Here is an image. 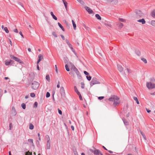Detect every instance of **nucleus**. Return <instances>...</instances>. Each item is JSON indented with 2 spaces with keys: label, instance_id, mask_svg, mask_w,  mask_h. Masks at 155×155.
<instances>
[{
  "label": "nucleus",
  "instance_id": "nucleus-1",
  "mask_svg": "<svg viewBox=\"0 0 155 155\" xmlns=\"http://www.w3.org/2000/svg\"><path fill=\"white\" fill-rule=\"evenodd\" d=\"M68 64L70 67L71 68V72L69 73V74L72 76L73 78L77 77L78 79H81V77L80 73L79 72L77 69L74 65L71 62H69Z\"/></svg>",
  "mask_w": 155,
  "mask_h": 155
},
{
  "label": "nucleus",
  "instance_id": "nucleus-2",
  "mask_svg": "<svg viewBox=\"0 0 155 155\" xmlns=\"http://www.w3.org/2000/svg\"><path fill=\"white\" fill-rule=\"evenodd\" d=\"M119 99V98L117 96L113 95L109 98L108 100L110 101H114V105L116 106L119 104L120 103Z\"/></svg>",
  "mask_w": 155,
  "mask_h": 155
},
{
  "label": "nucleus",
  "instance_id": "nucleus-3",
  "mask_svg": "<svg viewBox=\"0 0 155 155\" xmlns=\"http://www.w3.org/2000/svg\"><path fill=\"white\" fill-rule=\"evenodd\" d=\"M100 83L98 79L96 78H93L90 83V85L91 87H92L95 84H100Z\"/></svg>",
  "mask_w": 155,
  "mask_h": 155
},
{
  "label": "nucleus",
  "instance_id": "nucleus-4",
  "mask_svg": "<svg viewBox=\"0 0 155 155\" xmlns=\"http://www.w3.org/2000/svg\"><path fill=\"white\" fill-rule=\"evenodd\" d=\"M146 86L149 89L155 88V84L151 82H147Z\"/></svg>",
  "mask_w": 155,
  "mask_h": 155
},
{
  "label": "nucleus",
  "instance_id": "nucleus-5",
  "mask_svg": "<svg viewBox=\"0 0 155 155\" xmlns=\"http://www.w3.org/2000/svg\"><path fill=\"white\" fill-rule=\"evenodd\" d=\"M40 84L37 81H33L31 84V87L34 90L37 89L39 86Z\"/></svg>",
  "mask_w": 155,
  "mask_h": 155
},
{
  "label": "nucleus",
  "instance_id": "nucleus-6",
  "mask_svg": "<svg viewBox=\"0 0 155 155\" xmlns=\"http://www.w3.org/2000/svg\"><path fill=\"white\" fill-rule=\"evenodd\" d=\"M91 151L94 153V155H103V154L101 153L100 150H96L94 151Z\"/></svg>",
  "mask_w": 155,
  "mask_h": 155
},
{
  "label": "nucleus",
  "instance_id": "nucleus-7",
  "mask_svg": "<svg viewBox=\"0 0 155 155\" xmlns=\"http://www.w3.org/2000/svg\"><path fill=\"white\" fill-rule=\"evenodd\" d=\"M50 148V140L48 137V141L47 144V149H49Z\"/></svg>",
  "mask_w": 155,
  "mask_h": 155
},
{
  "label": "nucleus",
  "instance_id": "nucleus-8",
  "mask_svg": "<svg viewBox=\"0 0 155 155\" xmlns=\"http://www.w3.org/2000/svg\"><path fill=\"white\" fill-rule=\"evenodd\" d=\"M66 43H67L69 47H70V48L72 50V51L74 52V50L73 49L72 45L69 42L68 40L67 39H66L65 41Z\"/></svg>",
  "mask_w": 155,
  "mask_h": 155
},
{
  "label": "nucleus",
  "instance_id": "nucleus-9",
  "mask_svg": "<svg viewBox=\"0 0 155 155\" xmlns=\"http://www.w3.org/2000/svg\"><path fill=\"white\" fill-rule=\"evenodd\" d=\"M12 62V60H6L5 61V64L7 66L10 65Z\"/></svg>",
  "mask_w": 155,
  "mask_h": 155
},
{
  "label": "nucleus",
  "instance_id": "nucleus-10",
  "mask_svg": "<svg viewBox=\"0 0 155 155\" xmlns=\"http://www.w3.org/2000/svg\"><path fill=\"white\" fill-rule=\"evenodd\" d=\"M117 68L118 70L120 72H122L123 71V68L121 65L118 64L117 65Z\"/></svg>",
  "mask_w": 155,
  "mask_h": 155
},
{
  "label": "nucleus",
  "instance_id": "nucleus-11",
  "mask_svg": "<svg viewBox=\"0 0 155 155\" xmlns=\"http://www.w3.org/2000/svg\"><path fill=\"white\" fill-rule=\"evenodd\" d=\"M85 8L89 13L91 14L93 13V12L92 10L90 8L88 7H85Z\"/></svg>",
  "mask_w": 155,
  "mask_h": 155
},
{
  "label": "nucleus",
  "instance_id": "nucleus-12",
  "mask_svg": "<svg viewBox=\"0 0 155 155\" xmlns=\"http://www.w3.org/2000/svg\"><path fill=\"white\" fill-rule=\"evenodd\" d=\"M38 57L39 59L37 62V64H38L39 62L41 61V59H43V56L42 55L40 54L38 55Z\"/></svg>",
  "mask_w": 155,
  "mask_h": 155
},
{
  "label": "nucleus",
  "instance_id": "nucleus-13",
  "mask_svg": "<svg viewBox=\"0 0 155 155\" xmlns=\"http://www.w3.org/2000/svg\"><path fill=\"white\" fill-rule=\"evenodd\" d=\"M12 113L14 116L16 114V111L15 107H12Z\"/></svg>",
  "mask_w": 155,
  "mask_h": 155
},
{
  "label": "nucleus",
  "instance_id": "nucleus-14",
  "mask_svg": "<svg viewBox=\"0 0 155 155\" xmlns=\"http://www.w3.org/2000/svg\"><path fill=\"white\" fill-rule=\"evenodd\" d=\"M14 59L15 61L20 63L21 64H23V62L21 61L20 59L16 57H15L14 58Z\"/></svg>",
  "mask_w": 155,
  "mask_h": 155
},
{
  "label": "nucleus",
  "instance_id": "nucleus-15",
  "mask_svg": "<svg viewBox=\"0 0 155 155\" xmlns=\"http://www.w3.org/2000/svg\"><path fill=\"white\" fill-rule=\"evenodd\" d=\"M60 91L61 94L64 95L65 94L64 90L63 87H61L60 88Z\"/></svg>",
  "mask_w": 155,
  "mask_h": 155
},
{
  "label": "nucleus",
  "instance_id": "nucleus-16",
  "mask_svg": "<svg viewBox=\"0 0 155 155\" xmlns=\"http://www.w3.org/2000/svg\"><path fill=\"white\" fill-rule=\"evenodd\" d=\"M116 25H118V28L119 29H121V28H122L124 26L123 24L122 23H117Z\"/></svg>",
  "mask_w": 155,
  "mask_h": 155
},
{
  "label": "nucleus",
  "instance_id": "nucleus-17",
  "mask_svg": "<svg viewBox=\"0 0 155 155\" xmlns=\"http://www.w3.org/2000/svg\"><path fill=\"white\" fill-rule=\"evenodd\" d=\"M138 22H141L143 24H144L146 23V21L144 19H140L138 20L137 21Z\"/></svg>",
  "mask_w": 155,
  "mask_h": 155
},
{
  "label": "nucleus",
  "instance_id": "nucleus-18",
  "mask_svg": "<svg viewBox=\"0 0 155 155\" xmlns=\"http://www.w3.org/2000/svg\"><path fill=\"white\" fill-rule=\"evenodd\" d=\"M63 2L64 3V5L65 6V8L66 10H67V5L68 3L66 2L65 0H62Z\"/></svg>",
  "mask_w": 155,
  "mask_h": 155
},
{
  "label": "nucleus",
  "instance_id": "nucleus-19",
  "mask_svg": "<svg viewBox=\"0 0 155 155\" xmlns=\"http://www.w3.org/2000/svg\"><path fill=\"white\" fill-rule=\"evenodd\" d=\"M72 23L74 29V30H76V24L73 20H72Z\"/></svg>",
  "mask_w": 155,
  "mask_h": 155
},
{
  "label": "nucleus",
  "instance_id": "nucleus-20",
  "mask_svg": "<svg viewBox=\"0 0 155 155\" xmlns=\"http://www.w3.org/2000/svg\"><path fill=\"white\" fill-rule=\"evenodd\" d=\"M151 15L153 18H155V10H153L151 12Z\"/></svg>",
  "mask_w": 155,
  "mask_h": 155
},
{
  "label": "nucleus",
  "instance_id": "nucleus-21",
  "mask_svg": "<svg viewBox=\"0 0 155 155\" xmlns=\"http://www.w3.org/2000/svg\"><path fill=\"white\" fill-rule=\"evenodd\" d=\"M131 72V70L127 68L125 70V73L126 74H129Z\"/></svg>",
  "mask_w": 155,
  "mask_h": 155
},
{
  "label": "nucleus",
  "instance_id": "nucleus-22",
  "mask_svg": "<svg viewBox=\"0 0 155 155\" xmlns=\"http://www.w3.org/2000/svg\"><path fill=\"white\" fill-rule=\"evenodd\" d=\"M51 15L52 16L53 18H54L56 20H57V17L54 15L53 14V13L52 12H51Z\"/></svg>",
  "mask_w": 155,
  "mask_h": 155
},
{
  "label": "nucleus",
  "instance_id": "nucleus-23",
  "mask_svg": "<svg viewBox=\"0 0 155 155\" xmlns=\"http://www.w3.org/2000/svg\"><path fill=\"white\" fill-rule=\"evenodd\" d=\"M58 24L59 27L61 29L62 31H64V29L63 27L61 25L59 22H58Z\"/></svg>",
  "mask_w": 155,
  "mask_h": 155
},
{
  "label": "nucleus",
  "instance_id": "nucleus-24",
  "mask_svg": "<svg viewBox=\"0 0 155 155\" xmlns=\"http://www.w3.org/2000/svg\"><path fill=\"white\" fill-rule=\"evenodd\" d=\"M74 88L75 91L76 93L78 94L80 93V92L78 90L76 87V86H74Z\"/></svg>",
  "mask_w": 155,
  "mask_h": 155
},
{
  "label": "nucleus",
  "instance_id": "nucleus-25",
  "mask_svg": "<svg viewBox=\"0 0 155 155\" xmlns=\"http://www.w3.org/2000/svg\"><path fill=\"white\" fill-rule=\"evenodd\" d=\"M150 24L151 25L155 27V21L152 20L150 22Z\"/></svg>",
  "mask_w": 155,
  "mask_h": 155
},
{
  "label": "nucleus",
  "instance_id": "nucleus-26",
  "mask_svg": "<svg viewBox=\"0 0 155 155\" xmlns=\"http://www.w3.org/2000/svg\"><path fill=\"white\" fill-rule=\"evenodd\" d=\"M133 98L134 100L136 101L137 102V104H139V102L138 101V99H137V98L136 97H134Z\"/></svg>",
  "mask_w": 155,
  "mask_h": 155
},
{
  "label": "nucleus",
  "instance_id": "nucleus-27",
  "mask_svg": "<svg viewBox=\"0 0 155 155\" xmlns=\"http://www.w3.org/2000/svg\"><path fill=\"white\" fill-rule=\"evenodd\" d=\"M95 16L97 19L100 20H101V17L98 14H96L95 15Z\"/></svg>",
  "mask_w": 155,
  "mask_h": 155
},
{
  "label": "nucleus",
  "instance_id": "nucleus-28",
  "mask_svg": "<svg viewBox=\"0 0 155 155\" xmlns=\"http://www.w3.org/2000/svg\"><path fill=\"white\" fill-rule=\"evenodd\" d=\"M4 30L7 33H8L9 32V31L7 27L4 28Z\"/></svg>",
  "mask_w": 155,
  "mask_h": 155
},
{
  "label": "nucleus",
  "instance_id": "nucleus-29",
  "mask_svg": "<svg viewBox=\"0 0 155 155\" xmlns=\"http://www.w3.org/2000/svg\"><path fill=\"white\" fill-rule=\"evenodd\" d=\"M118 19L119 21H120L122 22H126V20L125 19H123V18H119Z\"/></svg>",
  "mask_w": 155,
  "mask_h": 155
},
{
  "label": "nucleus",
  "instance_id": "nucleus-30",
  "mask_svg": "<svg viewBox=\"0 0 155 155\" xmlns=\"http://www.w3.org/2000/svg\"><path fill=\"white\" fill-rule=\"evenodd\" d=\"M46 79L48 81H50V78L49 75H46Z\"/></svg>",
  "mask_w": 155,
  "mask_h": 155
},
{
  "label": "nucleus",
  "instance_id": "nucleus-31",
  "mask_svg": "<svg viewBox=\"0 0 155 155\" xmlns=\"http://www.w3.org/2000/svg\"><path fill=\"white\" fill-rule=\"evenodd\" d=\"M29 129L31 130H32L34 128V126L33 125L31 124H29Z\"/></svg>",
  "mask_w": 155,
  "mask_h": 155
},
{
  "label": "nucleus",
  "instance_id": "nucleus-32",
  "mask_svg": "<svg viewBox=\"0 0 155 155\" xmlns=\"http://www.w3.org/2000/svg\"><path fill=\"white\" fill-rule=\"evenodd\" d=\"M65 67L67 71H70V69L68 68V65L67 64L65 65Z\"/></svg>",
  "mask_w": 155,
  "mask_h": 155
},
{
  "label": "nucleus",
  "instance_id": "nucleus-33",
  "mask_svg": "<svg viewBox=\"0 0 155 155\" xmlns=\"http://www.w3.org/2000/svg\"><path fill=\"white\" fill-rule=\"evenodd\" d=\"M141 59L146 64L147 63V61L145 58H142Z\"/></svg>",
  "mask_w": 155,
  "mask_h": 155
},
{
  "label": "nucleus",
  "instance_id": "nucleus-34",
  "mask_svg": "<svg viewBox=\"0 0 155 155\" xmlns=\"http://www.w3.org/2000/svg\"><path fill=\"white\" fill-rule=\"evenodd\" d=\"M29 142H31L32 143V145L34 146V144L33 143V140L32 139H29L28 140Z\"/></svg>",
  "mask_w": 155,
  "mask_h": 155
},
{
  "label": "nucleus",
  "instance_id": "nucleus-35",
  "mask_svg": "<svg viewBox=\"0 0 155 155\" xmlns=\"http://www.w3.org/2000/svg\"><path fill=\"white\" fill-rule=\"evenodd\" d=\"M87 79L89 81H90L91 79V77L90 76H86Z\"/></svg>",
  "mask_w": 155,
  "mask_h": 155
},
{
  "label": "nucleus",
  "instance_id": "nucleus-36",
  "mask_svg": "<svg viewBox=\"0 0 155 155\" xmlns=\"http://www.w3.org/2000/svg\"><path fill=\"white\" fill-rule=\"evenodd\" d=\"M81 88H82V89H84V82H81Z\"/></svg>",
  "mask_w": 155,
  "mask_h": 155
},
{
  "label": "nucleus",
  "instance_id": "nucleus-37",
  "mask_svg": "<svg viewBox=\"0 0 155 155\" xmlns=\"http://www.w3.org/2000/svg\"><path fill=\"white\" fill-rule=\"evenodd\" d=\"M30 96L31 97H33L35 96V94L34 93H31Z\"/></svg>",
  "mask_w": 155,
  "mask_h": 155
},
{
  "label": "nucleus",
  "instance_id": "nucleus-38",
  "mask_svg": "<svg viewBox=\"0 0 155 155\" xmlns=\"http://www.w3.org/2000/svg\"><path fill=\"white\" fill-rule=\"evenodd\" d=\"M78 95L79 96V97L80 100H82V96H81V95L80 93L78 94Z\"/></svg>",
  "mask_w": 155,
  "mask_h": 155
},
{
  "label": "nucleus",
  "instance_id": "nucleus-39",
  "mask_svg": "<svg viewBox=\"0 0 155 155\" xmlns=\"http://www.w3.org/2000/svg\"><path fill=\"white\" fill-rule=\"evenodd\" d=\"M50 96V94L49 92H47L46 94V97L47 98L49 97Z\"/></svg>",
  "mask_w": 155,
  "mask_h": 155
},
{
  "label": "nucleus",
  "instance_id": "nucleus-40",
  "mask_svg": "<svg viewBox=\"0 0 155 155\" xmlns=\"http://www.w3.org/2000/svg\"><path fill=\"white\" fill-rule=\"evenodd\" d=\"M52 35L55 38L57 37V35L55 32H53L52 33Z\"/></svg>",
  "mask_w": 155,
  "mask_h": 155
},
{
  "label": "nucleus",
  "instance_id": "nucleus-41",
  "mask_svg": "<svg viewBox=\"0 0 155 155\" xmlns=\"http://www.w3.org/2000/svg\"><path fill=\"white\" fill-rule=\"evenodd\" d=\"M21 106H22V108L23 109H25V107H26V106H25V104H22L21 105Z\"/></svg>",
  "mask_w": 155,
  "mask_h": 155
},
{
  "label": "nucleus",
  "instance_id": "nucleus-42",
  "mask_svg": "<svg viewBox=\"0 0 155 155\" xmlns=\"http://www.w3.org/2000/svg\"><path fill=\"white\" fill-rule=\"evenodd\" d=\"M55 68L56 72L57 73H58V70L57 66L56 65H55Z\"/></svg>",
  "mask_w": 155,
  "mask_h": 155
},
{
  "label": "nucleus",
  "instance_id": "nucleus-43",
  "mask_svg": "<svg viewBox=\"0 0 155 155\" xmlns=\"http://www.w3.org/2000/svg\"><path fill=\"white\" fill-rule=\"evenodd\" d=\"M58 113L59 114L61 115L62 114V112L61 110H60L59 109H58Z\"/></svg>",
  "mask_w": 155,
  "mask_h": 155
},
{
  "label": "nucleus",
  "instance_id": "nucleus-44",
  "mask_svg": "<svg viewBox=\"0 0 155 155\" xmlns=\"http://www.w3.org/2000/svg\"><path fill=\"white\" fill-rule=\"evenodd\" d=\"M12 127V123H10L9 124V130H11Z\"/></svg>",
  "mask_w": 155,
  "mask_h": 155
},
{
  "label": "nucleus",
  "instance_id": "nucleus-45",
  "mask_svg": "<svg viewBox=\"0 0 155 155\" xmlns=\"http://www.w3.org/2000/svg\"><path fill=\"white\" fill-rule=\"evenodd\" d=\"M78 2L80 3L81 4H83L84 3L81 0H77Z\"/></svg>",
  "mask_w": 155,
  "mask_h": 155
},
{
  "label": "nucleus",
  "instance_id": "nucleus-46",
  "mask_svg": "<svg viewBox=\"0 0 155 155\" xmlns=\"http://www.w3.org/2000/svg\"><path fill=\"white\" fill-rule=\"evenodd\" d=\"M84 72V74L86 75H88L89 74L86 71H85Z\"/></svg>",
  "mask_w": 155,
  "mask_h": 155
},
{
  "label": "nucleus",
  "instance_id": "nucleus-47",
  "mask_svg": "<svg viewBox=\"0 0 155 155\" xmlns=\"http://www.w3.org/2000/svg\"><path fill=\"white\" fill-rule=\"evenodd\" d=\"M104 98V97L101 96V97H98V99L99 100H102Z\"/></svg>",
  "mask_w": 155,
  "mask_h": 155
},
{
  "label": "nucleus",
  "instance_id": "nucleus-48",
  "mask_svg": "<svg viewBox=\"0 0 155 155\" xmlns=\"http://www.w3.org/2000/svg\"><path fill=\"white\" fill-rule=\"evenodd\" d=\"M13 31L14 32L17 33H18V30L16 28Z\"/></svg>",
  "mask_w": 155,
  "mask_h": 155
},
{
  "label": "nucleus",
  "instance_id": "nucleus-49",
  "mask_svg": "<svg viewBox=\"0 0 155 155\" xmlns=\"http://www.w3.org/2000/svg\"><path fill=\"white\" fill-rule=\"evenodd\" d=\"M19 33L20 35L21 36L22 38H24V36L22 33V32L21 31H20L19 32Z\"/></svg>",
  "mask_w": 155,
  "mask_h": 155
},
{
  "label": "nucleus",
  "instance_id": "nucleus-50",
  "mask_svg": "<svg viewBox=\"0 0 155 155\" xmlns=\"http://www.w3.org/2000/svg\"><path fill=\"white\" fill-rule=\"evenodd\" d=\"M34 106H35L36 107H37L38 106V103L37 102H36L34 103Z\"/></svg>",
  "mask_w": 155,
  "mask_h": 155
},
{
  "label": "nucleus",
  "instance_id": "nucleus-51",
  "mask_svg": "<svg viewBox=\"0 0 155 155\" xmlns=\"http://www.w3.org/2000/svg\"><path fill=\"white\" fill-rule=\"evenodd\" d=\"M9 41L10 45H11V46H12V42L11 41V39H9Z\"/></svg>",
  "mask_w": 155,
  "mask_h": 155
},
{
  "label": "nucleus",
  "instance_id": "nucleus-52",
  "mask_svg": "<svg viewBox=\"0 0 155 155\" xmlns=\"http://www.w3.org/2000/svg\"><path fill=\"white\" fill-rule=\"evenodd\" d=\"M61 38L63 40H64L65 39L63 35H61Z\"/></svg>",
  "mask_w": 155,
  "mask_h": 155
},
{
  "label": "nucleus",
  "instance_id": "nucleus-53",
  "mask_svg": "<svg viewBox=\"0 0 155 155\" xmlns=\"http://www.w3.org/2000/svg\"><path fill=\"white\" fill-rule=\"evenodd\" d=\"M37 69L38 71H39L40 69H39V68L38 64H37Z\"/></svg>",
  "mask_w": 155,
  "mask_h": 155
},
{
  "label": "nucleus",
  "instance_id": "nucleus-54",
  "mask_svg": "<svg viewBox=\"0 0 155 155\" xmlns=\"http://www.w3.org/2000/svg\"><path fill=\"white\" fill-rule=\"evenodd\" d=\"M146 110L147 111L148 113H150V112L151 110H149L147 108L146 109Z\"/></svg>",
  "mask_w": 155,
  "mask_h": 155
},
{
  "label": "nucleus",
  "instance_id": "nucleus-55",
  "mask_svg": "<svg viewBox=\"0 0 155 155\" xmlns=\"http://www.w3.org/2000/svg\"><path fill=\"white\" fill-rule=\"evenodd\" d=\"M60 87V82H58V85H57V87L58 88H59Z\"/></svg>",
  "mask_w": 155,
  "mask_h": 155
},
{
  "label": "nucleus",
  "instance_id": "nucleus-56",
  "mask_svg": "<svg viewBox=\"0 0 155 155\" xmlns=\"http://www.w3.org/2000/svg\"><path fill=\"white\" fill-rule=\"evenodd\" d=\"M140 16H142L143 15V14L141 12H140V13H139V14H140Z\"/></svg>",
  "mask_w": 155,
  "mask_h": 155
},
{
  "label": "nucleus",
  "instance_id": "nucleus-57",
  "mask_svg": "<svg viewBox=\"0 0 155 155\" xmlns=\"http://www.w3.org/2000/svg\"><path fill=\"white\" fill-rule=\"evenodd\" d=\"M10 57H11V58L14 59V58L15 57L13 55H11L10 56Z\"/></svg>",
  "mask_w": 155,
  "mask_h": 155
},
{
  "label": "nucleus",
  "instance_id": "nucleus-58",
  "mask_svg": "<svg viewBox=\"0 0 155 155\" xmlns=\"http://www.w3.org/2000/svg\"><path fill=\"white\" fill-rule=\"evenodd\" d=\"M74 154L75 155H78L77 151H75L74 152Z\"/></svg>",
  "mask_w": 155,
  "mask_h": 155
},
{
  "label": "nucleus",
  "instance_id": "nucleus-59",
  "mask_svg": "<svg viewBox=\"0 0 155 155\" xmlns=\"http://www.w3.org/2000/svg\"><path fill=\"white\" fill-rule=\"evenodd\" d=\"M71 127L73 130H74V126H71Z\"/></svg>",
  "mask_w": 155,
  "mask_h": 155
},
{
  "label": "nucleus",
  "instance_id": "nucleus-60",
  "mask_svg": "<svg viewBox=\"0 0 155 155\" xmlns=\"http://www.w3.org/2000/svg\"><path fill=\"white\" fill-rule=\"evenodd\" d=\"M28 50L29 52H31V48H28Z\"/></svg>",
  "mask_w": 155,
  "mask_h": 155
},
{
  "label": "nucleus",
  "instance_id": "nucleus-61",
  "mask_svg": "<svg viewBox=\"0 0 155 155\" xmlns=\"http://www.w3.org/2000/svg\"><path fill=\"white\" fill-rule=\"evenodd\" d=\"M1 27H2V29H4V26L3 25H2V26Z\"/></svg>",
  "mask_w": 155,
  "mask_h": 155
},
{
  "label": "nucleus",
  "instance_id": "nucleus-62",
  "mask_svg": "<svg viewBox=\"0 0 155 155\" xmlns=\"http://www.w3.org/2000/svg\"><path fill=\"white\" fill-rule=\"evenodd\" d=\"M109 152L110 153H113V152L111 151H110V150H109Z\"/></svg>",
  "mask_w": 155,
  "mask_h": 155
},
{
  "label": "nucleus",
  "instance_id": "nucleus-63",
  "mask_svg": "<svg viewBox=\"0 0 155 155\" xmlns=\"http://www.w3.org/2000/svg\"><path fill=\"white\" fill-rule=\"evenodd\" d=\"M103 147L105 150H107V149L104 146H103Z\"/></svg>",
  "mask_w": 155,
  "mask_h": 155
},
{
  "label": "nucleus",
  "instance_id": "nucleus-64",
  "mask_svg": "<svg viewBox=\"0 0 155 155\" xmlns=\"http://www.w3.org/2000/svg\"><path fill=\"white\" fill-rule=\"evenodd\" d=\"M5 80H7V79H9V78L8 77H5Z\"/></svg>",
  "mask_w": 155,
  "mask_h": 155
}]
</instances>
